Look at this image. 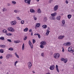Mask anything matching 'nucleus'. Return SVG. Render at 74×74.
<instances>
[{"label":"nucleus","mask_w":74,"mask_h":74,"mask_svg":"<svg viewBox=\"0 0 74 74\" xmlns=\"http://www.w3.org/2000/svg\"><path fill=\"white\" fill-rule=\"evenodd\" d=\"M32 42L33 44H34L36 42V40L34 39L32 40Z\"/></svg>","instance_id":"44"},{"label":"nucleus","mask_w":74,"mask_h":74,"mask_svg":"<svg viewBox=\"0 0 74 74\" xmlns=\"http://www.w3.org/2000/svg\"><path fill=\"white\" fill-rule=\"evenodd\" d=\"M56 67L57 71H58V73H59V69H58V66L57 65H56Z\"/></svg>","instance_id":"17"},{"label":"nucleus","mask_w":74,"mask_h":74,"mask_svg":"<svg viewBox=\"0 0 74 74\" xmlns=\"http://www.w3.org/2000/svg\"><path fill=\"white\" fill-rule=\"evenodd\" d=\"M33 17L34 18V19L35 21H36V20H37V18L36 17V16H35V15H34L33 16Z\"/></svg>","instance_id":"31"},{"label":"nucleus","mask_w":74,"mask_h":74,"mask_svg":"<svg viewBox=\"0 0 74 74\" xmlns=\"http://www.w3.org/2000/svg\"><path fill=\"white\" fill-rule=\"evenodd\" d=\"M18 61H16L15 63H14V66H16V63H18Z\"/></svg>","instance_id":"46"},{"label":"nucleus","mask_w":74,"mask_h":74,"mask_svg":"<svg viewBox=\"0 0 74 74\" xmlns=\"http://www.w3.org/2000/svg\"><path fill=\"white\" fill-rule=\"evenodd\" d=\"M62 23L63 25H64L65 24V20H64L62 21Z\"/></svg>","instance_id":"40"},{"label":"nucleus","mask_w":74,"mask_h":74,"mask_svg":"<svg viewBox=\"0 0 74 74\" xmlns=\"http://www.w3.org/2000/svg\"><path fill=\"white\" fill-rule=\"evenodd\" d=\"M29 30L28 28L26 27L25 29H24V32H27V31Z\"/></svg>","instance_id":"27"},{"label":"nucleus","mask_w":74,"mask_h":74,"mask_svg":"<svg viewBox=\"0 0 74 74\" xmlns=\"http://www.w3.org/2000/svg\"><path fill=\"white\" fill-rule=\"evenodd\" d=\"M41 55L42 56H44V53H42L41 54Z\"/></svg>","instance_id":"56"},{"label":"nucleus","mask_w":74,"mask_h":74,"mask_svg":"<svg viewBox=\"0 0 74 74\" xmlns=\"http://www.w3.org/2000/svg\"><path fill=\"white\" fill-rule=\"evenodd\" d=\"M7 41H9V42H11V39H8Z\"/></svg>","instance_id":"47"},{"label":"nucleus","mask_w":74,"mask_h":74,"mask_svg":"<svg viewBox=\"0 0 74 74\" xmlns=\"http://www.w3.org/2000/svg\"><path fill=\"white\" fill-rule=\"evenodd\" d=\"M8 30L10 32H15V29L12 27H9L8 28Z\"/></svg>","instance_id":"2"},{"label":"nucleus","mask_w":74,"mask_h":74,"mask_svg":"<svg viewBox=\"0 0 74 74\" xmlns=\"http://www.w3.org/2000/svg\"><path fill=\"white\" fill-rule=\"evenodd\" d=\"M6 34L7 36H11L12 35V34L10 33H6Z\"/></svg>","instance_id":"34"},{"label":"nucleus","mask_w":74,"mask_h":74,"mask_svg":"<svg viewBox=\"0 0 74 74\" xmlns=\"http://www.w3.org/2000/svg\"><path fill=\"white\" fill-rule=\"evenodd\" d=\"M49 32H50V31H47V32L46 33V36H48V34H49Z\"/></svg>","instance_id":"29"},{"label":"nucleus","mask_w":74,"mask_h":74,"mask_svg":"<svg viewBox=\"0 0 74 74\" xmlns=\"http://www.w3.org/2000/svg\"><path fill=\"white\" fill-rule=\"evenodd\" d=\"M53 56L55 59H58L60 56V54L58 53H55L54 54Z\"/></svg>","instance_id":"1"},{"label":"nucleus","mask_w":74,"mask_h":74,"mask_svg":"<svg viewBox=\"0 0 74 74\" xmlns=\"http://www.w3.org/2000/svg\"><path fill=\"white\" fill-rule=\"evenodd\" d=\"M52 19L53 20H55V19H56V18L53 16V19Z\"/></svg>","instance_id":"52"},{"label":"nucleus","mask_w":74,"mask_h":74,"mask_svg":"<svg viewBox=\"0 0 74 74\" xmlns=\"http://www.w3.org/2000/svg\"><path fill=\"white\" fill-rule=\"evenodd\" d=\"M2 11L3 12H5L6 11H7V10L5 8H3L2 9Z\"/></svg>","instance_id":"19"},{"label":"nucleus","mask_w":74,"mask_h":74,"mask_svg":"<svg viewBox=\"0 0 74 74\" xmlns=\"http://www.w3.org/2000/svg\"><path fill=\"white\" fill-rule=\"evenodd\" d=\"M29 32H32V29H31L29 30Z\"/></svg>","instance_id":"53"},{"label":"nucleus","mask_w":74,"mask_h":74,"mask_svg":"<svg viewBox=\"0 0 74 74\" xmlns=\"http://www.w3.org/2000/svg\"><path fill=\"white\" fill-rule=\"evenodd\" d=\"M12 4H16V2L14 1H12Z\"/></svg>","instance_id":"39"},{"label":"nucleus","mask_w":74,"mask_h":74,"mask_svg":"<svg viewBox=\"0 0 74 74\" xmlns=\"http://www.w3.org/2000/svg\"><path fill=\"white\" fill-rule=\"evenodd\" d=\"M33 32H32L31 33V36H33Z\"/></svg>","instance_id":"60"},{"label":"nucleus","mask_w":74,"mask_h":74,"mask_svg":"<svg viewBox=\"0 0 74 74\" xmlns=\"http://www.w3.org/2000/svg\"><path fill=\"white\" fill-rule=\"evenodd\" d=\"M71 43L70 42H67V46H69V45H70Z\"/></svg>","instance_id":"41"},{"label":"nucleus","mask_w":74,"mask_h":74,"mask_svg":"<svg viewBox=\"0 0 74 74\" xmlns=\"http://www.w3.org/2000/svg\"><path fill=\"white\" fill-rule=\"evenodd\" d=\"M14 42L15 44H18V43H19V41L18 40L16 41H14Z\"/></svg>","instance_id":"28"},{"label":"nucleus","mask_w":74,"mask_h":74,"mask_svg":"<svg viewBox=\"0 0 74 74\" xmlns=\"http://www.w3.org/2000/svg\"><path fill=\"white\" fill-rule=\"evenodd\" d=\"M73 68L74 69V64H73Z\"/></svg>","instance_id":"64"},{"label":"nucleus","mask_w":74,"mask_h":74,"mask_svg":"<svg viewBox=\"0 0 74 74\" xmlns=\"http://www.w3.org/2000/svg\"><path fill=\"white\" fill-rule=\"evenodd\" d=\"M57 14L55 12L53 14H51V16H52L54 17V16H56Z\"/></svg>","instance_id":"15"},{"label":"nucleus","mask_w":74,"mask_h":74,"mask_svg":"<svg viewBox=\"0 0 74 74\" xmlns=\"http://www.w3.org/2000/svg\"><path fill=\"white\" fill-rule=\"evenodd\" d=\"M8 50H10V51H13L14 50V49L10 47L8 49Z\"/></svg>","instance_id":"38"},{"label":"nucleus","mask_w":74,"mask_h":74,"mask_svg":"<svg viewBox=\"0 0 74 74\" xmlns=\"http://www.w3.org/2000/svg\"><path fill=\"white\" fill-rule=\"evenodd\" d=\"M58 8L59 6L58 5H55L54 7V11H57Z\"/></svg>","instance_id":"4"},{"label":"nucleus","mask_w":74,"mask_h":74,"mask_svg":"<svg viewBox=\"0 0 74 74\" xmlns=\"http://www.w3.org/2000/svg\"><path fill=\"white\" fill-rule=\"evenodd\" d=\"M65 2L66 4H68V3H69V1H68L67 0H66Z\"/></svg>","instance_id":"54"},{"label":"nucleus","mask_w":74,"mask_h":74,"mask_svg":"<svg viewBox=\"0 0 74 74\" xmlns=\"http://www.w3.org/2000/svg\"><path fill=\"white\" fill-rule=\"evenodd\" d=\"M14 12H15V13H18L20 12V10H14Z\"/></svg>","instance_id":"25"},{"label":"nucleus","mask_w":74,"mask_h":74,"mask_svg":"<svg viewBox=\"0 0 74 74\" xmlns=\"http://www.w3.org/2000/svg\"><path fill=\"white\" fill-rule=\"evenodd\" d=\"M0 59H3V56H1L0 57Z\"/></svg>","instance_id":"61"},{"label":"nucleus","mask_w":74,"mask_h":74,"mask_svg":"<svg viewBox=\"0 0 74 74\" xmlns=\"http://www.w3.org/2000/svg\"><path fill=\"white\" fill-rule=\"evenodd\" d=\"M9 56H10V54L7 55V56H6L7 59H9Z\"/></svg>","instance_id":"42"},{"label":"nucleus","mask_w":74,"mask_h":74,"mask_svg":"<svg viewBox=\"0 0 74 74\" xmlns=\"http://www.w3.org/2000/svg\"><path fill=\"white\" fill-rule=\"evenodd\" d=\"M29 45L30 46L31 48L32 49L33 48V44H32V42H31V41H30V40H29Z\"/></svg>","instance_id":"8"},{"label":"nucleus","mask_w":74,"mask_h":74,"mask_svg":"<svg viewBox=\"0 0 74 74\" xmlns=\"http://www.w3.org/2000/svg\"><path fill=\"white\" fill-rule=\"evenodd\" d=\"M2 32L5 33H7V31L6 29H4L3 30Z\"/></svg>","instance_id":"20"},{"label":"nucleus","mask_w":74,"mask_h":74,"mask_svg":"<svg viewBox=\"0 0 74 74\" xmlns=\"http://www.w3.org/2000/svg\"><path fill=\"white\" fill-rule=\"evenodd\" d=\"M62 51L63 52H64V48L63 47H62Z\"/></svg>","instance_id":"55"},{"label":"nucleus","mask_w":74,"mask_h":74,"mask_svg":"<svg viewBox=\"0 0 74 74\" xmlns=\"http://www.w3.org/2000/svg\"><path fill=\"white\" fill-rule=\"evenodd\" d=\"M23 40H24V41H26V40H27V36H25Z\"/></svg>","instance_id":"48"},{"label":"nucleus","mask_w":74,"mask_h":74,"mask_svg":"<svg viewBox=\"0 0 74 74\" xmlns=\"http://www.w3.org/2000/svg\"><path fill=\"white\" fill-rule=\"evenodd\" d=\"M24 49H25V45H24V43H23L22 46V49L23 51Z\"/></svg>","instance_id":"21"},{"label":"nucleus","mask_w":74,"mask_h":74,"mask_svg":"<svg viewBox=\"0 0 74 74\" xmlns=\"http://www.w3.org/2000/svg\"><path fill=\"white\" fill-rule=\"evenodd\" d=\"M37 12H38V13H39L40 14V13H41V10H40V9H38Z\"/></svg>","instance_id":"23"},{"label":"nucleus","mask_w":74,"mask_h":74,"mask_svg":"<svg viewBox=\"0 0 74 74\" xmlns=\"http://www.w3.org/2000/svg\"><path fill=\"white\" fill-rule=\"evenodd\" d=\"M50 30V28L49 27H48L47 29V31L49 32V31Z\"/></svg>","instance_id":"50"},{"label":"nucleus","mask_w":74,"mask_h":74,"mask_svg":"<svg viewBox=\"0 0 74 74\" xmlns=\"http://www.w3.org/2000/svg\"><path fill=\"white\" fill-rule=\"evenodd\" d=\"M40 23H37L35 26L36 27H39L40 26Z\"/></svg>","instance_id":"13"},{"label":"nucleus","mask_w":74,"mask_h":74,"mask_svg":"<svg viewBox=\"0 0 74 74\" xmlns=\"http://www.w3.org/2000/svg\"><path fill=\"white\" fill-rule=\"evenodd\" d=\"M28 67L29 69H30V68H31V67H32V62H29L28 63Z\"/></svg>","instance_id":"7"},{"label":"nucleus","mask_w":74,"mask_h":74,"mask_svg":"<svg viewBox=\"0 0 74 74\" xmlns=\"http://www.w3.org/2000/svg\"><path fill=\"white\" fill-rule=\"evenodd\" d=\"M7 4L8 5V6H10V5H11V4H10V3H8Z\"/></svg>","instance_id":"51"},{"label":"nucleus","mask_w":74,"mask_h":74,"mask_svg":"<svg viewBox=\"0 0 74 74\" xmlns=\"http://www.w3.org/2000/svg\"><path fill=\"white\" fill-rule=\"evenodd\" d=\"M36 1L37 2H38L40 1V0H36Z\"/></svg>","instance_id":"63"},{"label":"nucleus","mask_w":74,"mask_h":74,"mask_svg":"<svg viewBox=\"0 0 74 74\" xmlns=\"http://www.w3.org/2000/svg\"><path fill=\"white\" fill-rule=\"evenodd\" d=\"M0 46L1 48H4L5 47V45H0Z\"/></svg>","instance_id":"26"},{"label":"nucleus","mask_w":74,"mask_h":74,"mask_svg":"<svg viewBox=\"0 0 74 74\" xmlns=\"http://www.w3.org/2000/svg\"><path fill=\"white\" fill-rule=\"evenodd\" d=\"M30 12L31 13H35V10L31 8L30 9Z\"/></svg>","instance_id":"12"},{"label":"nucleus","mask_w":74,"mask_h":74,"mask_svg":"<svg viewBox=\"0 0 74 74\" xmlns=\"http://www.w3.org/2000/svg\"><path fill=\"white\" fill-rule=\"evenodd\" d=\"M68 51L69 52H71L72 51V47H69L68 49Z\"/></svg>","instance_id":"16"},{"label":"nucleus","mask_w":74,"mask_h":74,"mask_svg":"<svg viewBox=\"0 0 74 74\" xmlns=\"http://www.w3.org/2000/svg\"><path fill=\"white\" fill-rule=\"evenodd\" d=\"M52 0H49L48 3H49L50 4H51V3H52Z\"/></svg>","instance_id":"45"},{"label":"nucleus","mask_w":74,"mask_h":74,"mask_svg":"<svg viewBox=\"0 0 74 74\" xmlns=\"http://www.w3.org/2000/svg\"><path fill=\"white\" fill-rule=\"evenodd\" d=\"M53 16H51L50 17V19H51V20H52V19H53Z\"/></svg>","instance_id":"57"},{"label":"nucleus","mask_w":74,"mask_h":74,"mask_svg":"<svg viewBox=\"0 0 74 74\" xmlns=\"http://www.w3.org/2000/svg\"><path fill=\"white\" fill-rule=\"evenodd\" d=\"M47 44V43L45 41H42L40 42V44H42L43 45H46Z\"/></svg>","instance_id":"10"},{"label":"nucleus","mask_w":74,"mask_h":74,"mask_svg":"<svg viewBox=\"0 0 74 74\" xmlns=\"http://www.w3.org/2000/svg\"><path fill=\"white\" fill-rule=\"evenodd\" d=\"M16 18L18 20H19V21H22V19L20 18L19 17H17Z\"/></svg>","instance_id":"43"},{"label":"nucleus","mask_w":74,"mask_h":74,"mask_svg":"<svg viewBox=\"0 0 74 74\" xmlns=\"http://www.w3.org/2000/svg\"><path fill=\"white\" fill-rule=\"evenodd\" d=\"M71 12H74V10H73L72 9L71 10Z\"/></svg>","instance_id":"62"},{"label":"nucleus","mask_w":74,"mask_h":74,"mask_svg":"<svg viewBox=\"0 0 74 74\" xmlns=\"http://www.w3.org/2000/svg\"><path fill=\"white\" fill-rule=\"evenodd\" d=\"M67 16L69 19H70V18H71V16H72V15L70 14H69Z\"/></svg>","instance_id":"24"},{"label":"nucleus","mask_w":74,"mask_h":74,"mask_svg":"<svg viewBox=\"0 0 74 74\" xmlns=\"http://www.w3.org/2000/svg\"><path fill=\"white\" fill-rule=\"evenodd\" d=\"M10 23L12 25H16V21H11Z\"/></svg>","instance_id":"5"},{"label":"nucleus","mask_w":74,"mask_h":74,"mask_svg":"<svg viewBox=\"0 0 74 74\" xmlns=\"http://www.w3.org/2000/svg\"><path fill=\"white\" fill-rule=\"evenodd\" d=\"M44 22H46L47 21V18L46 17H45L44 18Z\"/></svg>","instance_id":"32"},{"label":"nucleus","mask_w":74,"mask_h":74,"mask_svg":"<svg viewBox=\"0 0 74 74\" xmlns=\"http://www.w3.org/2000/svg\"><path fill=\"white\" fill-rule=\"evenodd\" d=\"M56 19L57 20H60V16H57L56 17Z\"/></svg>","instance_id":"22"},{"label":"nucleus","mask_w":74,"mask_h":74,"mask_svg":"<svg viewBox=\"0 0 74 74\" xmlns=\"http://www.w3.org/2000/svg\"><path fill=\"white\" fill-rule=\"evenodd\" d=\"M24 1L26 3H27L28 4H30V1H31V0H24Z\"/></svg>","instance_id":"6"},{"label":"nucleus","mask_w":74,"mask_h":74,"mask_svg":"<svg viewBox=\"0 0 74 74\" xmlns=\"http://www.w3.org/2000/svg\"><path fill=\"white\" fill-rule=\"evenodd\" d=\"M0 39L2 40H4V38L3 36H1L0 37Z\"/></svg>","instance_id":"33"},{"label":"nucleus","mask_w":74,"mask_h":74,"mask_svg":"<svg viewBox=\"0 0 74 74\" xmlns=\"http://www.w3.org/2000/svg\"><path fill=\"white\" fill-rule=\"evenodd\" d=\"M64 37V35H63V36H60L58 37V38L60 40H61L63 39Z\"/></svg>","instance_id":"11"},{"label":"nucleus","mask_w":74,"mask_h":74,"mask_svg":"<svg viewBox=\"0 0 74 74\" xmlns=\"http://www.w3.org/2000/svg\"><path fill=\"white\" fill-rule=\"evenodd\" d=\"M64 45L65 46H67V42L65 43H64Z\"/></svg>","instance_id":"49"},{"label":"nucleus","mask_w":74,"mask_h":74,"mask_svg":"<svg viewBox=\"0 0 74 74\" xmlns=\"http://www.w3.org/2000/svg\"><path fill=\"white\" fill-rule=\"evenodd\" d=\"M61 61H64V63H66L67 62V59L66 58L65 59L63 58H61Z\"/></svg>","instance_id":"3"},{"label":"nucleus","mask_w":74,"mask_h":74,"mask_svg":"<svg viewBox=\"0 0 74 74\" xmlns=\"http://www.w3.org/2000/svg\"><path fill=\"white\" fill-rule=\"evenodd\" d=\"M10 58H12V55H10Z\"/></svg>","instance_id":"59"},{"label":"nucleus","mask_w":74,"mask_h":74,"mask_svg":"<svg viewBox=\"0 0 74 74\" xmlns=\"http://www.w3.org/2000/svg\"><path fill=\"white\" fill-rule=\"evenodd\" d=\"M54 69H55V65H51L49 68V69L51 70H53Z\"/></svg>","instance_id":"9"},{"label":"nucleus","mask_w":74,"mask_h":74,"mask_svg":"<svg viewBox=\"0 0 74 74\" xmlns=\"http://www.w3.org/2000/svg\"><path fill=\"white\" fill-rule=\"evenodd\" d=\"M34 35L35 36H38V38H41V36L39 33L35 34Z\"/></svg>","instance_id":"14"},{"label":"nucleus","mask_w":74,"mask_h":74,"mask_svg":"<svg viewBox=\"0 0 74 74\" xmlns=\"http://www.w3.org/2000/svg\"><path fill=\"white\" fill-rule=\"evenodd\" d=\"M74 52V50H72L71 51V53H73V52Z\"/></svg>","instance_id":"58"},{"label":"nucleus","mask_w":74,"mask_h":74,"mask_svg":"<svg viewBox=\"0 0 74 74\" xmlns=\"http://www.w3.org/2000/svg\"><path fill=\"white\" fill-rule=\"evenodd\" d=\"M0 52H1V53H3L4 52V50H3V49H0Z\"/></svg>","instance_id":"37"},{"label":"nucleus","mask_w":74,"mask_h":74,"mask_svg":"<svg viewBox=\"0 0 74 74\" xmlns=\"http://www.w3.org/2000/svg\"><path fill=\"white\" fill-rule=\"evenodd\" d=\"M42 27L43 29H46V28L47 27V25H44L42 26Z\"/></svg>","instance_id":"18"},{"label":"nucleus","mask_w":74,"mask_h":74,"mask_svg":"<svg viewBox=\"0 0 74 74\" xmlns=\"http://www.w3.org/2000/svg\"><path fill=\"white\" fill-rule=\"evenodd\" d=\"M15 54L16 56L17 57V58H19V56H18V55L16 54V52L15 53Z\"/></svg>","instance_id":"35"},{"label":"nucleus","mask_w":74,"mask_h":74,"mask_svg":"<svg viewBox=\"0 0 74 74\" xmlns=\"http://www.w3.org/2000/svg\"><path fill=\"white\" fill-rule=\"evenodd\" d=\"M21 24H22L23 25L24 24V23H25V21L23 20H22L21 21Z\"/></svg>","instance_id":"36"},{"label":"nucleus","mask_w":74,"mask_h":74,"mask_svg":"<svg viewBox=\"0 0 74 74\" xmlns=\"http://www.w3.org/2000/svg\"><path fill=\"white\" fill-rule=\"evenodd\" d=\"M41 45H40V47L41 48H44V47L43 46V45L42 44H40Z\"/></svg>","instance_id":"30"}]
</instances>
